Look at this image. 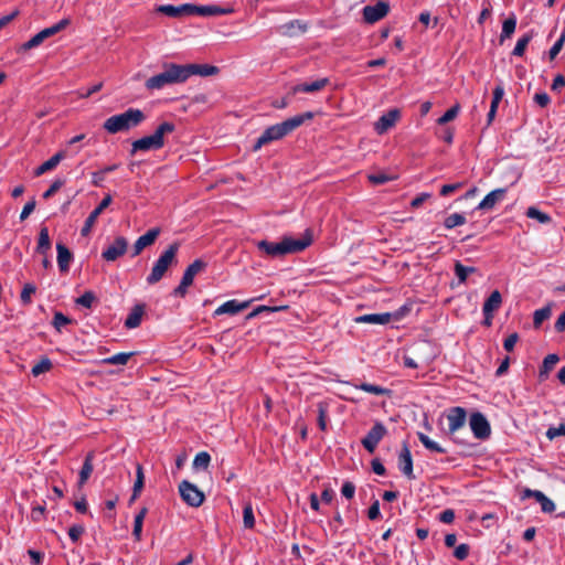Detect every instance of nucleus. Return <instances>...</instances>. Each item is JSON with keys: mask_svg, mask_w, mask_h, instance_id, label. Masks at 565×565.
<instances>
[{"mask_svg": "<svg viewBox=\"0 0 565 565\" xmlns=\"http://www.w3.org/2000/svg\"><path fill=\"white\" fill-rule=\"evenodd\" d=\"M243 522L246 529H253L255 526V516L253 507L250 503L245 504L243 510Z\"/></svg>", "mask_w": 565, "mask_h": 565, "instance_id": "nucleus-47", "label": "nucleus"}, {"mask_svg": "<svg viewBox=\"0 0 565 565\" xmlns=\"http://www.w3.org/2000/svg\"><path fill=\"white\" fill-rule=\"evenodd\" d=\"M390 12V6L387 2L379 1L374 6H366L362 10L363 20L369 23L373 24L383 18L387 15Z\"/></svg>", "mask_w": 565, "mask_h": 565, "instance_id": "nucleus-12", "label": "nucleus"}, {"mask_svg": "<svg viewBox=\"0 0 565 565\" xmlns=\"http://www.w3.org/2000/svg\"><path fill=\"white\" fill-rule=\"evenodd\" d=\"M516 28V18L514 14H511L508 19L503 21L502 32L500 34V42L502 43L505 39L511 38Z\"/></svg>", "mask_w": 565, "mask_h": 565, "instance_id": "nucleus-31", "label": "nucleus"}, {"mask_svg": "<svg viewBox=\"0 0 565 565\" xmlns=\"http://www.w3.org/2000/svg\"><path fill=\"white\" fill-rule=\"evenodd\" d=\"M564 43H565V31L561 34L559 39L551 47V50L548 52L551 60H554L557 56V54L561 52Z\"/></svg>", "mask_w": 565, "mask_h": 565, "instance_id": "nucleus-54", "label": "nucleus"}, {"mask_svg": "<svg viewBox=\"0 0 565 565\" xmlns=\"http://www.w3.org/2000/svg\"><path fill=\"white\" fill-rule=\"evenodd\" d=\"M392 316L388 312L385 313H369L355 318L358 323H373V324H386L391 321Z\"/></svg>", "mask_w": 565, "mask_h": 565, "instance_id": "nucleus-26", "label": "nucleus"}, {"mask_svg": "<svg viewBox=\"0 0 565 565\" xmlns=\"http://www.w3.org/2000/svg\"><path fill=\"white\" fill-rule=\"evenodd\" d=\"M317 407H318V426L322 431H324L327 429V416H328L329 405L327 402H319L317 404Z\"/></svg>", "mask_w": 565, "mask_h": 565, "instance_id": "nucleus-41", "label": "nucleus"}, {"mask_svg": "<svg viewBox=\"0 0 565 565\" xmlns=\"http://www.w3.org/2000/svg\"><path fill=\"white\" fill-rule=\"evenodd\" d=\"M329 84V78H320L312 83H302L294 86L292 92L296 93H315L323 89Z\"/></svg>", "mask_w": 565, "mask_h": 565, "instance_id": "nucleus-24", "label": "nucleus"}, {"mask_svg": "<svg viewBox=\"0 0 565 565\" xmlns=\"http://www.w3.org/2000/svg\"><path fill=\"white\" fill-rule=\"evenodd\" d=\"M71 23V20L68 18L62 19L60 22L55 23L52 26L45 28L41 30L39 33L33 35L29 41L22 44L21 49L24 51L31 50L33 47L39 46L42 44L46 39L55 35L56 33L64 30L66 26H68Z\"/></svg>", "mask_w": 565, "mask_h": 565, "instance_id": "nucleus-7", "label": "nucleus"}, {"mask_svg": "<svg viewBox=\"0 0 565 565\" xmlns=\"http://www.w3.org/2000/svg\"><path fill=\"white\" fill-rule=\"evenodd\" d=\"M52 369V362L49 358H42L36 364L33 365L31 373L33 376H39Z\"/></svg>", "mask_w": 565, "mask_h": 565, "instance_id": "nucleus-42", "label": "nucleus"}, {"mask_svg": "<svg viewBox=\"0 0 565 565\" xmlns=\"http://www.w3.org/2000/svg\"><path fill=\"white\" fill-rule=\"evenodd\" d=\"M469 425L473 436L479 440H486L491 435V427L486 416L479 412L472 413Z\"/></svg>", "mask_w": 565, "mask_h": 565, "instance_id": "nucleus-10", "label": "nucleus"}, {"mask_svg": "<svg viewBox=\"0 0 565 565\" xmlns=\"http://www.w3.org/2000/svg\"><path fill=\"white\" fill-rule=\"evenodd\" d=\"M455 275L457 276L459 284H465L469 274L477 271L476 267L463 266L460 262H456L454 266Z\"/></svg>", "mask_w": 565, "mask_h": 565, "instance_id": "nucleus-34", "label": "nucleus"}, {"mask_svg": "<svg viewBox=\"0 0 565 565\" xmlns=\"http://www.w3.org/2000/svg\"><path fill=\"white\" fill-rule=\"evenodd\" d=\"M134 355H135L134 352H120V353L114 354L109 358L102 360V363L110 364V365H125L128 363L130 358Z\"/></svg>", "mask_w": 565, "mask_h": 565, "instance_id": "nucleus-32", "label": "nucleus"}, {"mask_svg": "<svg viewBox=\"0 0 565 565\" xmlns=\"http://www.w3.org/2000/svg\"><path fill=\"white\" fill-rule=\"evenodd\" d=\"M36 292V286L32 282H26L21 291L20 300L24 306H28L32 302V295Z\"/></svg>", "mask_w": 565, "mask_h": 565, "instance_id": "nucleus-43", "label": "nucleus"}, {"mask_svg": "<svg viewBox=\"0 0 565 565\" xmlns=\"http://www.w3.org/2000/svg\"><path fill=\"white\" fill-rule=\"evenodd\" d=\"M398 117L399 111L397 109H391L390 111L381 116L375 124L376 132L380 135L386 132L390 128H392L395 125Z\"/></svg>", "mask_w": 565, "mask_h": 565, "instance_id": "nucleus-21", "label": "nucleus"}, {"mask_svg": "<svg viewBox=\"0 0 565 565\" xmlns=\"http://www.w3.org/2000/svg\"><path fill=\"white\" fill-rule=\"evenodd\" d=\"M460 110V105L455 104L452 107H450L441 117L437 119L438 125H445L451 120H454Z\"/></svg>", "mask_w": 565, "mask_h": 565, "instance_id": "nucleus-46", "label": "nucleus"}, {"mask_svg": "<svg viewBox=\"0 0 565 565\" xmlns=\"http://www.w3.org/2000/svg\"><path fill=\"white\" fill-rule=\"evenodd\" d=\"M206 267V263L202 259H195L190 264L182 276L180 285L173 290L175 296L184 297L188 291V287L193 284V279L196 274L202 271Z\"/></svg>", "mask_w": 565, "mask_h": 565, "instance_id": "nucleus-8", "label": "nucleus"}, {"mask_svg": "<svg viewBox=\"0 0 565 565\" xmlns=\"http://www.w3.org/2000/svg\"><path fill=\"white\" fill-rule=\"evenodd\" d=\"M463 185V183L461 182H457V183H451V184H445L441 186L440 189V195L443 196H447L449 195L450 193L461 189Z\"/></svg>", "mask_w": 565, "mask_h": 565, "instance_id": "nucleus-62", "label": "nucleus"}, {"mask_svg": "<svg viewBox=\"0 0 565 565\" xmlns=\"http://www.w3.org/2000/svg\"><path fill=\"white\" fill-rule=\"evenodd\" d=\"M558 436H565V424H561L558 427H550L546 431V437L551 440Z\"/></svg>", "mask_w": 565, "mask_h": 565, "instance_id": "nucleus-58", "label": "nucleus"}, {"mask_svg": "<svg viewBox=\"0 0 565 565\" xmlns=\"http://www.w3.org/2000/svg\"><path fill=\"white\" fill-rule=\"evenodd\" d=\"M504 95V88L502 84H498L495 88L493 89V96L491 100L490 107L498 108L500 102L502 100V97Z\"/></svg>", "mask_w": 565, "mask_h": 565, "instance_id": "nucleus-53", "label": "nucleus"}, {"mask_svg": "<svg viewBox=\"0 0 565 565\" xmlns=\"http://www.w3.org/2000/svg\"><path fill=\"white\" fill-rule=\"evenodd\" d=\"M298 29L300 32L307 31V25L301 23L300 20H292L280 26L281 33L288 36H292L295 34V29Z\"/></svg>", "mask_w": 565, "mask_h": 565, "instance_id": "nucleus-38", "label": "nucleus"}, {"mask_svg": "<svg viewBox=\"0 0 565 565\" xmlns=\"http://www.w3.org/2000/svg\"><path fill=\"white\" fill-rule=\"evenodd\" d=\"M145 313V306L143 305H136L132 307L131 311L129 312L128 317L125 321V327L128 329H134L140 326L142 316Z\"/></svg>", "mask_w": 565, "mask_h": 565, "instance_id": "nucleus-27", "label": "nucleus"}, {"mask_svg": "<svg viewBox=\"0 0 565 565\" xmlns=\"http://www.w3.org/2000/svg\"><path fill=\"white\" fill-rule=\"evenodd\" d=\"M50 249H51V239H50L49 228L45 226H42L39 232L36 253L45 256Z\"/></svg>", "mask_w": 565, "mask_h": 565, "instance_id": "nucleus-29", "label": "nucleus"}, {"mask_svg": "<svg viewBox=\"0 0 565 565\" xmlns=\"http://www.w3.org/2000/svg\"><path fill=\"white\" fill-rule=\"evenodd\" d=\"M466 223V217L460 213L450 214L445 218L444 226L448 230H451L456 226L463 225Z\"/></svg>", "mask_w": 565, "mask_h": 565, "instance_id": "nucleus-45", "label": "nucleus"}, {"mask_svg": "<svg viewBox=\"0 0 565 565\" xmlns=\"http://www.w3.org/2000/svg\"><path fill=\"white\" fill-rule=\"evenodd\" d=\"M85 527L81 524H74L68 529V536L73 543H77L79 537L84 534Z\"/></svg>", "mask_w": 565, "mask_h": 565, "instance_id": "nucleus-52", "label": "nucleus"}, {"mask_svg": "<svg viewBox=\"0 0 565 565\" xmlns=\"http://www.w3.org/2000/svg\"><path fill=\"white\" fill-rule=\"evenodd\" d=\"M519 340V335L518 333H512L510 334L503 342V348L508 351V352H511L513 351L516 342Z\"/></svg>", "mask_w": 565, "mask_h": 565, "instance_id": "nucleus-63", "label": "nucleus"}, {"mask_svg": "<svg viewBox=\"0 0 565 565\" xmlns=\"http://www.w3.org/2000/svg\"><path fill=\"white\" fill-rule=\"evenodd\" d=\"M532 38H533V32H529V33L524 34L522 38H520L512 51V54L514 56H523V54L526 50V46L530 43V41L532 40Z\"/></svg>", "mask_w": 565, "mask_h": 565, "instance_id": "nucleus-39", "label": "nucleus"}, {"mask_svg": "<svg viewBox=\"0 0 565 565\" xmlns=\"http://www.w3.org/2000/svg\"><path fill=\"white\" fill-rule=\"evenodd\" d=\"M233 12L232 8H221L218 6H196L190 4V15H201V17H213V15H224Z\"/></svg>", "mask_w": 565, "mask_h": 565, "instance_id": "nucleus-15", "label": "nucleus"}, {"mask_svg": "<svg viewBox=\"0 0 565 565\" xmlns=\"http://www.w3.org/2000/svg\"><path fill=\"white\" fill-rule=\"evenodd\" d=\"M163 71L157 75L149 77L145 87L148 90H159L167 85L184 83L182 64L164 63L162 65Z\"/></svg>", "mask_w": 565, "mask_h": 565, "instance_id": "nucleus-4", "label": "nucleus"}, {"mask_svg": "<svg viewBox=\"0 0 565 565\" xmlns=\"http://www.w3.org/2000/svg\"><path fill=\"white\" fill-rule=\"evenodd\" d=\"M147 512H148L147 508H142L138 512V514L135 516L132 535L136 541L141 540L142 524H143V520L147 515Z\"/></svg>", "mask_w": 565, "mask_h": 565, "instance_id": "nucleus-35", "label": "nucleus"}, {"mask_svg": "<svg viewBox=\"0 0 565 565\" xmlns=\"http://www.w3.org/2000/svg\"><path fill=\"white\" fill-rule=\"evenodd\" d=\"M178 250L179 244L173 243L169 245L168 248L159 256V258L154 262L150 274L146 278L148 285H154L159 282L168 269L177 264Z\"/></svg>", "mask_w": 565, "mask_h": 565, "instance_id": "nucleus-6", "label": "nucleus"}, {"mask_svg": "<svg viewBox=\"0 0 565 565\" xmlns=\"http://www.w3.org/2000/svg\"><path fill=\"white\" fill-rule=\"evenodd\" d=\"M417 436H418V439L420 440V443L424 445V447L433 452H437V454H446L447 450L445 448H443L441 446H439L437 443H435L434 440H431L427 435H425L424 433H417Z\"/></svg>", "mask_w": 565, "mask_h": 565, "instance_id": "nucleus-37", "label": "nucleus"}, {"mask_svg": "<svg viewBox=\"0 0 565 565\" xmlns=\"http://www.w3.org/2000/svg\"><path fill=\"white\" fill-rule=\"evenodd\" d=\"M143 482H145V476H143V469H142V466L141 465H137V468H136V480H135V483H134V489H132V495L130 498V501H134L136 500L142 488H143Z\"/></svg>", "mask_w": 565, "mask_h": 565, "instance_id": "nucleus-33", "label": "nucleus"}, {"mask_svg": "<svg viewBox=\"0 0 565 565\" xmlns=\"http://www.w3.org/2000/svg\"><path fill=\"white\" fill-rule=\"evenodd\" d=\"M467 413L462 407H452L447 415L449 433L454 434L466 423Z\"/></svg>", "mask_w": 565, "mask_h": 565, "instance_id": "nucleus-19", "label": "nucleus"}, {"mask_svg": "<svg viewBox=\"0 0 565 565\" xmlns=\"http://www.w3.org/2000/svg\"><path fill=\"white\" fill-rule=\"evenodd\" d=\"M341 493L347 499H352L354 497V493H355V486H354V483L351 482V481H345L342 484Z\"/></svg>", "mask_w": 565, "mask_h": 565, "instance_id": "nucleus-61", "label": "nucleus"}, {"mask_svg": "<svg viewBox=\"0 0 565 565\" xmlns=\"http://www.w3.org/2000/svg\"><path fill=\"white\" fill-rule=\"evenodd\" d=\"M360 390L366 392V393H371V394H374V395H384L388 392V390L382 387V386H379V385H374V384H370V383H362L360 386H359Z\"/></svg>", "mask_w": 565, "mask_h": 565, "instance_id": "nucleus-50", "label": "nucleus"}, {"mask_svg": "<svg viewBox=\"0 0 565 565\" xmlns=\"http://www.w3.org/2000/svg\"><path fill=\"white\" fill-rule=\"evenodd\" d=\"M526 216L529 218L537 220L542 224L550 223L552 221L551 216L539 209L531 206L526 211Z\"/></svg>", "mask_w": 565, "mask_h": 565, "instance_id": "nucleus-44", "label": "nucleus"}, {"mask_svg": "<svg viewBox=\"0 0 565 565\" xmlns=\"http://www.w3.org/2000/svg\"><path fill=\"white\" fill-rule=\"evenodd\" d=\"M28 554L31 557L33 565H41L43 563L44 554L42 552L29 550Z\"/></svg>", "mask_w": 565, "mask_h": 565, "instance_id": "nucleus-64", "label": "nucleus"}, {"mask_svg": "<svg viewBox=\"0 0 565 565\" xmlns=\"http://www.w3.org/2000/svg\"><path fill=\"white\" fill-rule=\"evenodd\" d=\"M387 434L386 427L377 422L374 426L369 430L366 436L361 440L363 447L370 452L373 454L379 445V443L383 439V437Z\"/></svg>", "mask_w": 565, "mask_h": 565, "instance_id": "nucleus-11", "label": "nucleus"}, {"mask_svg": "<svg viewBox=\"0 0 565 565\" xmlns=\"http://www.w3.org/2000/svg\"><path fill=\"white\" fill-rule=\"evenodd\" d=\"M156 10L157 12L166 14L170 18H179L190 15V3H184L181 6L161 4Z\"/></svg>", "mask_w": 565, "mask_h": 565, "instance_id": "nucleus-22", "label": "nucleus"}, {"mask_svg": "<svg viewBox=\"0 0 565 565\" xmlns=\"http://www.w3.org/2000/svg\"><path fill=\"white\" fill-rule=\"evenodd\" d=\"M111 203V196L109 194H107L103 200L102 202L98 204L97 207H95L90 214L88 215V217L86 218L85 221V224L84 226L82 227V231H81V234L83 236H87L89 233H90V230L92 227L94 226L96 220L98 218V216L100 215V213L109 206V204Z\"/></svg>", "mask_w": 565, "mask_h": 565, "instance_id": "nucleus-18", "label": "nucleus"}, {"mask_svg": "<svg viewBox=\"0 0 565 565\" xmlns=\"http://www.w3.org/2000/svg\"><path fill=\"white\" fill-rule=\"evenodd\" d=\"M65 158V151L61 150L56 152L53 157H51L49 160L43 162L47 171H51L57 167V164Z\"/></svg>", "mask_w": 565, "mask_h": 565, "instance_id": "nucleus-51", "label": "nucleus"}, {"mask_svg": "<svg viewBox=\"0 0 565 565\" xmlns=\"http://www.w3.org/2000/svg\"><path fill=\"white\" fill-rule=\"evenodd\" d=\"M179 492L182 500L190 507L199 508L205 500L204 493L193 483L183 480L179 484Z\"/></svg>", "mask_w": 565, "mask_h": 565, "instance_id": "nucleus-9", "label": "nucleus"}, {"mask_svg": "<svg viewBox=\"0 0 565 565\" xmlns=\"http://www.w3.org/2000/svg\"><path fill=\"white\" fill-rule=\"evenodd\" d=\"M146 119V115L141 109L128 108L121 114L110 116L104 121L103 128L109 134H118L128 131L138 127Z\"/></svg>", "mask_w": 565, "mask_h": 565, "instance_id": "nucleus-3", "label": "nucleus"}, {"mask_svg": "<svg viewBox=\"0 0 565 565\" xmlns=\"http://www.w3.org/2000/svg\"><path fill=\"white\" fill-rule=\"evenodd\" d=\"M248 305H249V301L237 302L236 300H228L215 310V315H223V313L236 315V313L243 311L245 308H247Z\"/></svg>", "mask_w": 565, "mask_h": 565, "instance_id": "nucleus-25", "label": "nucleus"}, {"mask_svg": "<svg viewBox=\"0 0 565 565\" xmlns=\"http://www.w3.org/2000/svg\"><path fill=\"white\" fill-rule=\"evenodd\" d=\"M312 243L311 230H306L301 238L284 237L281 242L274 243L268 241L258 242V249L271 257L284 256L287 254L299 253L310 246Z\"/></svg>", "mask_w": 565, "mask_h": 565, "instance_id": "nucleus-2", "label": "nucleus"}, {"mask_svg": "<svg viewBox=\"0 0 565 565\" xmlns=\"http://www.w3.org/2000/svg\"><path fill=\"white\" fill-rule=\"evenodd\" d=\"M315 117L312 111H306L303 114L296 115L291 118L284 120L282 122L267 127L264 132L256 140L253 150L257 151L263 146L282 139L298 127H300L307 120H311Z\"/></svg>", "mask_w": 565, "mask_h": 565, "instance_id": "nucleus-1", "label": "nucleus"}, {"mask_svg": "<svg viewBox=\"0 0 565 565\" xmlns=\"http://www.w3.org/2000/svg\"><path fill=\"white\" fill-rule=\"evenodd\" d=\"M71 322V319H68L66 316H64L62 312H55L53 317V326L61 330L62 327L68 324Z\"/></svg>", "mask_w": 565, "mask_h": 565, "instance_id": "nucleus-57", "label": "nucleus"}, {"mask_svg": "<svg viewBox=\"0 0 565 565\" xmlns=\"http://www.w3.org/2000/svg\"><path fill=\"white\" fill-rule=\"evenodd\" d=\"M369 181L375 185H379V184H384L386 183L387 181L391 180V178L388 175H386L385 173H373V174H370L367 177Z\"/></svg>", "mask_w": 565, "mask_h": 565, "instance_id": "nucleus-60", "label": "nucleus"}, {"mask_svg": "<svg viewBox=\"0 0 565 565\" xmlns=\"http://www.w3.org/2000/svg\"><path fill=\"white\" fill-rule=\"evenodd\" d=\"M559 361V358L557 354H548L544 358L543 360V365L541 367V375L543 374H547L554 366L555 364Z\"/></svg>", "mask_w": 565, "mask_h": 565, "instance_id": "nucleus-48", "label": "nucleus"}, {"mask_svg": "<svg viewBox=\"0 0 565 565\" xmlns=\"http://www.w3.org/2000/svg\"><path fill=\"white\" fill-rule=\"evenodd\" d=\"M64 184V181L61 179L55 180L50 188L43 193V199H50L53 196Z\"/></svg>", "mask_w": 565, "mask_h": 565, "instance_id": "nucleus-56", "label": "nucleus"}, {"mask_svg": "<svg viewBox=\"0 0 565 565\" xmlns=\"http://www.w3.org/2000/svg\"><path fill=\"white\" fill-rule=\"evenodd\" d=\"M128 247V242L125 237L119 236L115 239V242L107 247L103 254L102 257L107 262H114L118 257L126 254Z\"/></svg>", "mask_w": 565, "mask_h": 565, "instance_id": "nucleus-14", "label": "nucleus"}, {"mask_svg": "<svg viewBox=\"0 0 565 565\" xmlns=\"http://www.w3.org/2000/svg\"><path fill=\"white\" fill-rule=\"evenodd\" d=\"M502 303V296L499 290H494L491 295L486 299L482 312H494L500 308Z\"/></svg>", "mask_w": 565, "mask_h": 565, "instance_id": "nucleus-30", "label": "nucleus"}, {"mask_svg": "<svg viewBox=\"0 0 565 565\" xmlns=\"http://www.w3.org/2000/svg\"><path fill=\"white\" fill-rule=\"evenodd\" d=\"M56 250H57V264H58L60 270L62 273L68 271L71 260L73 259L72 253L62 243L56 244Z\"/></svg>", "mask_w": 565, "mask_h": 565, "instance_id": "nucleus-23", "label": "nucleus"}, {"mask_svg": "<svg viewBox=\"0 0 565 565\" xmlns=\"http://www.w3.org/2000/svg\"><path fill=\"white\" fill-rule=\"evenodd\" d=\"M398 468L406 478L409 480L415 479L412 454L406 443L403 444L398 455Z\"/></svg>", "mask_w": 565, "mask_h": 565, "instance_id": "nucleus-17", "label": "nucleus"}, {"mask_svg": "<svg viewBox=\"0 0 565 565\" xmlns=\"http://www.w3.org/2000/svg\"><path fill=\"white\" fill-rule=\"evenodd\" d=\"M211 462V456L206 451L199 452L193 460V468L196 470H206Z\"/></svg>", "mask_w": 565, "mask_h": 565, "instance_id": "nucleus-40", "label": "nucleus"}, {"mask_svg": "<svg viewBox=\"0 0 565 565\" xmlns=\"http://www.w3.org/2000/svg\"><path fill=\"white\" fill-rule=\"evenodd\" d=\"M94 457H95L94 451H90L86 455L83 467L79 471V479H78L79 486L85 484L86 481L89 479V477L94 470V467H93Z\"/></svg>", "mask_w": 565, "mask_h": 565, "instance_id": "nucleus-28", "label": "nucleus"}, {"mask_svg": "<svg viewBox=\"0 0 565 565\" xmlns=\"http://www.w3.org/2000/svg\"><path fill=\"white\" fill-rule=\"evenodd\" d=\"M96 300V296L93 291H85L81 297L76 299V303L87 309L92 308L93 302Z\"/></svg>", "mask_w": 565, "mask_h": 565, "instance_id": "nucleus-49", "label": "nucleus"}, {"mask_svg": "<svg viewBox=\"0 0 565 565\" xmlns=\"http://www.w3.org/2000/svg\"><path fill=\"white\" fill-rule=\"evenodd\" d=\"M160 228L153 227L149 230L146 234L141 235L134 244L132 247V257L138 256L146 247L151 246L158 236L160 235Z\"/></svg>", "mask_w": 565, "mask_h": 565, "instance_id": "nucleus-16", "label": "nucleus"}, {"mask_svg": "<svg viewBox=\"0 0 565 565\" xmlns=\"http://www.w3.org/2000/svg\"><path fill=\"white\" fill-rule=\"evenodd\" d=\"M469 551H470V547L468 544H460L458 545L455 551H454V556L457 558V559H460V561H463L468 557L469 555Z\"/></svg>", "mask_w": 565, "mask_h": 565, "instance_id": "nucleus-55", "label": "nucleus"}, {"mask_svg": "<svg viewBox=\"0 0 565 565\" xmlns=\"http://www.w3.org/2000/svg\"><path fill=\"white\" fill-rule=\"evenodd\" d=\"M552 315L551 306L547 305L541 309H537L533 313V326L535 329H539L543 321L547 320Z\"/></svg>", "mask_w": 565, "mask_h": 565, "instance_id": "nucleus-36", "label": "nucleus"}, {"mask_svg": "<svg viewBox=\"0 0 565 565\" xmlns=\"http://www.w3.org/2000/svg\"><path fill=\"white\" fill-rule=\"evenodd\" d=\"M507 189L499 188L488 193L478 204L477 210L490 211L505 198Z\"/></svg>", "mask_w": 565, "mask_h": 565, "instance_id": "nucleus-20", "label": "nucleus"}, {"mask_svg": "<svg viewBox=\"0 0 565 565\" xmlns=\"http://www.w3.org/2000/svg\"><path fill=\"white\" fill-rule=\"evenodd\" d=\"M175 126L172 122L164 121L160 124L152 135L135 140L131 143L130 153L161 149L164 146V135L173 132Z\"/></svg>", "mask_w": 565, "mask_h": 565, "instance_id": "nucleus-5", "label": "nucleus"}, {"mask_svg": "<svg viewBox=\"0 0 565 565\" xmlns=\"http://www.w3.org/2000/svg\"><path fill=\"white\" fill-rule=\"evenodd\" d=\"M537 502L541 504V509L545 513H552L555 510V503L545 494Z\"/></svg>", "mask_w": 565, "mask_h": 565, "instance_id": "nucleus-59", "label": "nucleus"}, {"mask_svg": "<svg viewBox=\"0 0 565 565\" xmlns=\"http://www.w3.org/2000/svg\"><path fill=\"white\" fill-rule=\"evenodd\" d=\"M182 73L184 82L193 75L212 76L218 73V67L209 64H183Z\"/></svg>", "mask_w": 565, "mask_h": 565, "instance_id": "nucleus-13", "label": "nucleus"}]
</instances>
